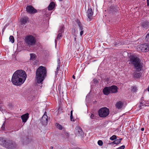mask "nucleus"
Wrapping results in <instances>:
<instances>
[{
	"label": "nucleus",
	"instance_id": "obj_1",
	"mask_svg": "<svg viewBox=\"0 0 149 149\" xmlns=\"http://www.w3.org/2000/svg\"><path fill=\"white\" fill-rule=\"evenodd\" d=\"M27 77L26 72L22 70H17L13 74L11 81L13 84L20 86L25 81Z\"/></svg>",
	"mask_w": 149,
	"mask_h": 149
},
{
	"label": "nucleus",
	"instance_id": "obj_2",
	"mask_svg": "<svg viewBox=\"0 0 149 149\" xmlns=\"http://www.w3.org/2000/svg\"><path fill=\"white\" fill-rule=\"evenodd\" d=\"M129 58V64H132L136 71H141L143 67V63L141 62L139 58L134 55L130 56Z\"/></svg>",
	"mask_w": 149,
	"mask_h": 149
},
{
	"label": "nucleus",
	"instance_id": "obj_3",
	"mask_svg": "<svg viewBox=\"0 0 149 149\" xmlns=\"http://www.w3.org/2000/svg\"><path fill=\"white\" fill-rule=\"evenodd\" d=\"M47 70L46 68L42 66H39L36 72V78L38 83H41L46 76Z\"/></svg>",
	"mask_w": 149,
	"mask_h": 149
},
{
	"label": "nucleus",
	"instance_id": "obj_4",
	"mask_svg": "<svg viewBox=\"0 0 149 149\" xmlns=\"http://www.w3.org/2000/svg\"><path fill=\"white\" fill-rule=\"evenodd\" d=\"M25 41L29 46L34 45L36 42V39L32 35H28L25 38Z\"/></svg>",
	"mask_w": 149,
	"mask_h": 149
},
{
	"label": "nucleus",
	"instance_id": "obj_5",
	"mask_svg": "<svg viewBox=\"0 0 149 149\" xmlns=\"http://www.w3.org/2000/svg\"><path fill=\"white\" fill-rule=\"evenodd\" d=\"M109 109L104 107L100 108L98 111L99 116L101 118H105L109 114Z\"/></svg>",
	"mask_w": 149,
	"mask_h": 149
},
{
	"label": "nucleus",
	"instance_id": "obj_6",
	"mask_svg": "<svg viewBox=\"0 0 149 149\" xmlns=\"http://www.w3.org/2000/svg\"><path fill=\"white\" fill-rule=\"evenodd\" d=\"M0 144L8 148H12V144L10 142H7L5 139L1 137H0Z\"/></svg>",
	"mask_w": 149,
	"mask_h": 149
},
{
	"label": "nucleus",
	"instance_id": "obj_7",
	"mask_svg": "<svg viewBox=\"0 0 149 149\" xmlns=\"http://www.w3.org/2000/svg\"><path fill=\"white\" fill-rule=\"evenodd\" d=\"M140 47L141 51L143 52H147L149 50V45L147 43L141 44Z\"/></svg>",
	"mask_w": 149,
	"mask_h": 149
},
{
	"label": "nucleus",
	"instance_id": "obj_8",
	"mask_svg": "<svg viewBox=\"0 0 149 149\" xmlns=\"http://www.w3.org/2000/svg\"><path fill=\"white\" fill-rule=\"evenodd\" d=\"M27 12L30 14H34L37 12V10L31 6H28L26 8Z\"/></svg>",
	"mask_w": 149,
	"mask_h": 149
},
{
	"label": "nucleus",
	"instance_id": "obj_9",
	"mask_svg": "<svg viewBox=\"0 0 149 149\" xmlns=\"http://www.w3.org/2000/svg\"><path fill=\"white\" fill-rule=\"evenodd\" d=\"M93 12L92 9L91 8H88L87 12V15L88 17L87 21H90L91 19L92 18Z\"/></svg>",
	"mask_w": 149,
	"mask_h": 149
},
{
	"label": "nucleus",
	"instance_id": "obj_10",
	"mask_svg": "<svg viewBox=\"0 0 149 149\" xmlns=\"http://www.w3.org/2000/svg\"><path fill=\"white\" fill-rule=\"evenodd\" d=\"M46 113V112H45L44 115L42 116L41 119L42 123L44 125H46L48 121V116H47Z\"/></svg>",
	"mask_w": 149,
	"mask_h": 149
},
{
	"label": "nucleus",
	"instance_id": "obj_11",
	"mask_svg": "<svg viewBox=\"0 0 149 149\" xmlns=\"http://www.w3.org/2000/svg\"><path fill=\"white\" fill-rule=\"evenodd\" d=\"M75 132L77 134L81 135L83 133L81 128L79 126H77L75 128Z\"/></svg>",
	"mask_w": 149,
	"mask_h": 149
},
{
	"label": "nucleus",
	"instance_id": "obj_12",
	"mask_svg": "<svg viewBox=\"0 0 149 149\" xmlns=\"http://www.w3.org/2000/svg\"><path fill=\"white\" fill-rule=\"evenodd\" d=\"M29 114L28 113H26L21 116V118L22 122L25 123L26 121L29 118Z\"/></svg>",
	"mask_w": 149,
	"mask_h": 149
},
{
	"label": "nucleus",
	"instance_id": "obj_13",
	"mask_svg": "<svg viewBox=\"0 0 149 149\" xmlns=\"http://www.w3.org/2000/svg\"><path fill=\"white\" fill-rule=\"evenodd\" d=\"M111 93H116L117 92L118 88L115 86H112L109 87Z\"/></svg>",
	"mask_w": 149,
	"mask_h": 149
},
{
	"label": "nucleus",
	"instance_id": "obj_14",
	"mask_svg": "<svg viewBox=\"0 0 149 149\" xmlns=\"http://www.w3.org/2000/svg\"><path fill=\"white\" fill-rule=\"evenodd\" d=\"M141 25L143 28L146 29L149 27V22L147 21H144L141 23Z\"/></svg>",
	"mask_w": 149,
	"mask_h": 149
},
{
	"label": "nucleus",
	"instance_id": "obj_15",
	"mask_svg": "<svg viewBox=\"0 0 149 149\" xmlns=\"http://www.w3.org/2000/svg\"><path fill=\"white\" fill-rule=\"evenodd\" d=\"M103 93L106 95H108L111 93L109 87H106L103 89Z\"/></svg>",
	"mask_w": 149,
	"mask_h": 149
},
{
	"label": "nucleus",
	"instance_id": "obj_16",
	"mask_svg": "<svg viewBox=\"0 0 149 149\" xmlns=\"http://www.w3.org/2000/svg\"><path fill=\"white\" fill-rule=\"evenodd\" d=\"M123 106V103L120 101H119L117 102L116 104V106L117 108L118 109L121 108Z\"/></svg>",
	"mask_w": 149,
	"mask_h": 149
},
{
	"label": "nucleus",
	"instance_id": "obj_17",
	"mask_svg": "<svg viewBox=\"0 0 149 149\" xmlns=\"http://www.w3.org/2000/svg\"><path fill=\"white\" fill-rule=\"evenodd\" d=\"M55 3L54 2H52L48 7V9L49 10H52L55 7Z\"/></svg>",
	"mask_w": 149,
	"mask_h": 149
},
{
	"label": "nucleus",
	"instance_id": "obj_18",
	"mask_svg": "<svg viewBox=\"0 0 149 149\" xmlns=\"http://www.w3.org/2000/svg\"><path fill=\"white\" fill-rule=\"evenodd\" d=\"M28 20L29 18L27 17H26L22 18L20 20V21L22 24H25Z\"/></svg>",
	"mask_w": 149,
	"mask_h": 149
},
{
	"label": "nucleus",
	"instance_id": "obj_19",
	"mask_svg": "<svg viewBox=\"0 0 149 149\" xmlns=\"http://www.w3.org/2000/svg\"><path fill=\"white\" fill-rule=\"evenodd\" d=\"M30 60H35L36 58V55L34 54H30Z\"/></svg>",
	"mask_w": 149,
	"mask_h": 149
},
{
	"label": "nucleus",
	"instance_id": "obj_20",
	"mask_svg": "<svg viewBox=\"0 0 149 149\" xmlns=\"http://www.w3.org/2000/svg\"><path fill=\"white\" fill-rule=\"evenodd\" d=\"M133 76L134 77L139 78L140 77V73L134 72Z\"/></svg>",
	"mask_w": 149,
	"mask_h": 149
},
{
	"label": "nucleus",
	"instance_id": "obj_21",
	"mask_svg": "<svg viewBox=\"0 0 149 149\" xmlns=\"http://www.w3.org/2000/svg\"><path fill=\"white\" fill-rule=\"evenodd\" d=\"M77 24L79 26V31H81L84 30L83 28L82 27V25L80 23V22H78Z\"/></svg>",
	"mask_w": 149,
	"mask_h": 149
},
{
	"label": "nucleus",
	"instance_id": "obj_22",
	"mask_svg": "<svg viewBox=\"0 0 149 149\" xmlns=\"http://www.w3.org/2000/svg\"><path fill=\"white\" fill-rule=\"evenodd\" d=\"M64 27L63 25H61L60 27L59 31H58V33H62L63 32Z\"/></svg>",
	"mask_w": 149,
	"mask_h": 149
},
{
	"label": "nucleus",
	"instance_id": "obj_23",
	"mask_svg": "<svg viewBox=\"0 0 149 149\" xmlns=\"http://www.w3.org/2000/svg\"><path fill=\"white\" fill-rule=\"evenodd\" d=\"M10 41L12 43H13L14 42V39L13 36H10L9 37Z\"/></svg>",
	"mask_w": 149,
	"mask_h": 149
},
{
	"label": "nucleus",
	"instance_id": "obj_24",
	"mask_svg": "<svg viewBox=\"0 0 149 149\" xmlns=\"http://www.w3.org/2000/svg\"><path fill=\"white\" fill-rule=\"evenodd\" d=\"M113 143L114 144H118L120 143V140H118V139H117L115 140L113 142Z\"/></svg>",
	"mask_w": 149,
	"mask_h": 149
},
{
	"label": "nucleus",
	"instance_id": "obj_25",
	"mask_svg": "<svg viewBox=\"0 0 149 149\" xmlns=\"http://www.w3.org/2000/svg\"><path fill=\"white\" fill-rule=\"evenodd\" d=\"M56 127L57 128L60 130H62L63 128L62 126V125H60L59 124L57 123L56 124Z\"/></svg>",
	"mask_w": 149,
	"mask_h": 149
},
{
	"label": "nucleus",
	"instance_id": "obj_26",
	"mask_svg": "<svg viewBox=\"0 0 149 149\" xmlns=\"http://www.w3.org/2000/svg\"><path fill=\"white\" fill-rule=\"evenodd\" d=\"M116 139V135H113L110 137V139L112 141Z\"/></svg>",
	"mask_w": 149,
	"mask_h": 149
},
{
	"label": "nucleus",
	"instance_id": "obj_27",
	"mask_svg": "<svg viewBox=\"0 0 149 149\" xmlns=\"http://www.w3.org/2000/svg\"><path fill=\"white\" fill-rule=\"evenodd\" d=\"M57 62H58V65H57V70L58 68H59L60 67V65L61 64V63H60V61L59 59H58Z\"/></svg>",
	"mask_w": 149,
	"mask_h": 149
},
{
	"label": "nucleus",
	"instance_id": "obj_28",
	"mask_svg": "<svg viewBox=\"0 0 149 149\" xmlns=\"http://www.w3.org/2000/svg\"><path fill=\"white\" fill-rule=\"evenodd\" d=\"M62 33H59L56 38L57 40H58L61 38V37Z\"/></svg>",
	"mask_w": 149,
	"mask_h": 149
},
{
	"label": "nucleus",
	"instance_id": "obj_29",
	"mask_svg": "<svg viewBox=\"0 0 149 149\" xmlns=\"http://www.w3.org/2000/svg\"><path fill=\"white\" fill-rule=\"evenodd\" d=\"M145 40L146 42H149V34H148L145 38Z\"/></svg>",
	"mask_w": 149,
	"mask_h": 149
},
{
	"label": "nucleus",
	"instance_id": "obj_30",
	"mask_svg": "<svg viewBox=\"0 0 149 149\" xmlns=\"http://www.w3.org/2000/svg\"><path fill=\"white\" fill-rule=\"evenodd\" d=\"M98 144L100 146H102L103 145V142L102 141L100 140L98 141Z\"/></svg>",
	"mask_w": 149,
	"mask_h": 149
},
{
	"label": "nucleus",
	"instance_id": "obj_31",
	"mask_svg": "<svg viewBox=\"0 0 149 149\" xmlns=\"http://www.w3.org/2000/svg\"><path fill=\"white\" fill-rule=\"evenodd\" d=\"M125 148V146L124 145H123L119 147L116 149H124Z\"/></svg>",
	"mask_w": 149,
	"mask_h": 149
},
{
	"label": "nucleus",
	"instance_id": "obj_32",
	"mask_svg": "<svg viewBox=\"0 0 149 149\" xmlns=\"http://www.w3.org/2000/svg\"><path fill=\"white\" fill-rule=\"evenodd\" d=\"M70 120L71 121H74V119L73 118V117L72 115L70 116Z\"/></svg>",
	"mask_w": 149,
	"mask_h": 149
},
{
	"label": "nucleus",
	"instance_id": "obj_33",
	"mask_svg": "<svg viewBox=\"0 0 149 149\" xmlns=\"http://www.w3.org/2000/svg\"><path fill=\"white\" fill-rule=\"evenodd\" d=\"M5 122H4V123L3 124L1 127V128L2 130H4V129H5Z\"/></svg>",
	"mask_w": 149,
	"mask_h": 149
},
{
	"label": "nucleus",
	"instance_id": "obj_34",
	"mask_svg": "<svg viewBox=\"0 0 149 149\" xmlns=\"http://www.w3.org/2000/svg\"><path fill=\"white\" fill-rule=\"evenodd\" d=\"M90 118L92 119H94V115L93 114H91Z\"/></svg>",
	"mask_w": 149,
	"mask_h": 149
},
{
	"label": "nucleus",
	"instance_id": "obj_35",
	"mask_svg": "<svg viewBox=\"0 0 149 149\" xmlns=\"http://www.w3.org/2000/svg\"><path fill=\"white\" fill-rule=\"evenodd\" d=\"M84 33V30L80 31V35L81 36Z\"/></svg>",
	"mask_w": 149,
	"mask_h": 149
},
{
	"label": "nucleus",
	"instance_id": "obj_36",
	"mask_svg": "<svg viewBox=\"0 0 149 149\" xmlns=\"http://www.w3.org/2000/svg\"><path fill=\"white\" fill-rule=\"evenodd\" d=\"M136 90V88H134V87L133 88V89H132V91H135Z\"/></svg>",
	"mask_w": 149,
	"mask_h": 149
},
{
	"label": "nucleus",
	"instance_id": "obj_37",
	"mask_svg": "<svg viewBox=\"0 0 149 149\" xmlns=\"http://www.w3.org/2000/svg\"><path fill=\"white\" fill-rule=\"evenodd\" d=\"M147 4L148 6H149V0H147Z\"/></svg>",
	"mask_w": 149,
	"mask_h": 149
},
{
	"label": "nucleus",
	"instance_id": "obj_38",
	"mask_svg": "<svg viewBox=\"0 0 149 149\" xmlns=\"http://www.w3.org/2000/svg\"><path fill=\"white\" fill-rule=\"evenodd\" d=\"M70 115L71 116H72V111H71V112H70Z\"/></svg>",
	"mask_w": 149,
	"mask_h": 149
},
{
	"label": "nucleus",
	"instance_id": "obj_39",
	"mask_svg": "<svg viewBox=\"0 0 149 149\" xmlns=\"http://www.w3.org/2000/svg\"><path fill=\"white\" fill-rule=\"evenodd\" d=\"M141 130L142 131H143L144 130V128H142L141 129Z\"/></svg>",
	"mask_w": 149,
	"mask_h": 149
},
{
	"label": "nucleus",
	"instance_id": "obj_40",
	"mask_svg": "<svg viewBox=\"0 0 149 149\" xmlns=\"http://www.w3.org/2000/svg\"><path fill=\"white\" fill-rule=\"evenodd\" d=\"M74 40L75 41V42H76V38L75 37L74 38Z\"/></svg>",
	"mask_w": 149,
	"mask_h": 149
},
{
	"label": "nucleus",
	"instance_id": "obj_41",
	"mask_svg": "<svg viewBox=\"0 0 149 149\" xmlns=\"http://www.w3.org/2000/svg\"><path fill=\"white\" fill-rule=\"evenodd\" d=\"M72 78L74 79H75V77L74 76V75H73L72 76Z\"/></svg>",
	"mask_w": 149,
	"mask_h": 149
},
{
	"label": "nucleus",
	"instance_id": "obj_42",
	"mask_svg": "<svg viewBox=\"0 0 149 149\" xmlns=\"http://www.w3.org/2000/svg\"><path fill=\"white\" fill-rule=\"evenodd\" d=\"M50 149H53V147H52V146H51V147H50Z\"/></svg>",
	"mask_w": 149,
	"mask_h": 149
},
{
	"label": "nucleus",
	"instance_id": "obj_43",
	"mask_svg": "<svg viewBox=\"0 0 149 149\" xmlns=\"http://www.w3.org/2000/svg\"><path fill=\"white\" fill-rule=\"evenodd\" d=\"M65 134H66V135H67V136H68V134L67 133H65Z\"/></svg>",
	"mask_w": 149,
	"mask_h": 149
},
{
	"label": "nucleus",
	"instance_id": "obj_44",
	"mask_svg": "<svg viewBox=\"0 0 149 149\" xmlns=\"http://www.w3.org/2000/svg\"><path fill=\"white\" fill-rule=\"evenodd\" d=\"M122 138H121V139H118V140H120V141H121V140H122Z\"/></svg>",
	"mask_w": 149,
	"mask_h": 149
},
{
	"label": "nucleus",
	"instance_id": "obj_45",
	"mask_svg": "<svg viewBox=\"0 0 149 149\" xmlns=\"http://www.w3.org/2000/svg\"><path fill=\"white\" fill-rule=\"evenodd\" d=\"M148 91H149V87L148 88Z\"/></svg>",
	"mask_w": 149,
	"mask_h": 149
},
{
	"label": "nucleus",
	"instance_id": "obj_46",
	"mask_svg": "<svg viewBox=\"0 0 149 149\" xmlns=\"http://www.w3.org/2000/svg\"><path fill=\"white\" fill-rule=\"evenodd\" d=\"M55 43H56V40H55Z\"/></svg>",
	"mask_w": 149,
	"mask_h": 149
}]
</instances>
